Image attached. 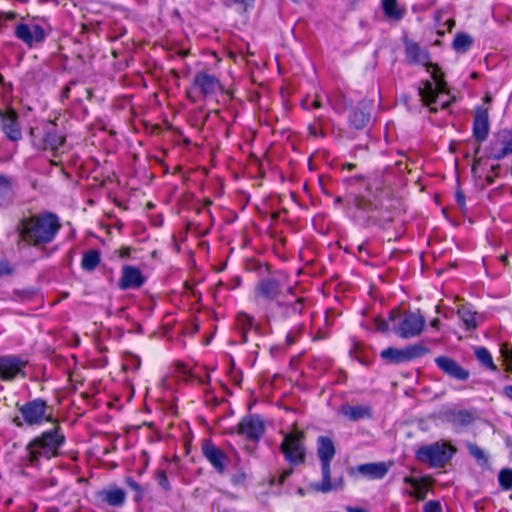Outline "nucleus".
I'll return each mask as SVG.
<instances>
[{
    "label": "nucleus",
    "instance_id": "nucleus-14",
    "mask_svg": "<svg viewBox=\"0 0 512 512\" xmlns=\"http://www.w3.org/2000/svg\"><path fill=\"white\" fill-rule=\"evenodd\" d=\"M486 154L494 160H500L512 154V130L499 131L490 141Z\"/></svg>",
    "mask_w": 512,
    "mask_h": 512
},
{
    "label": "nucleus",
    "instance_id": "nucleus-43",
    "mask_svg": "<svg viewBox=\"0 0 512 512\" xmlns=\"http://www.w3.org/2000/svg\"><path fill=\"white\" fill-rule=\"evenodd\" d=\"M246 478V473L243 470H239L231 476V483L236 486L243 485Z\"/></svg>",
    "mask_w": 512,
    "mask_h": 512
},
{
    "label": "nucleus",
    "instance_id": "nucleus-20",
    "mask_svg": "<svg viewBox=\"0 0 512 512\" xmlns=\"http://www.w3.org/2000/svg\"><path fill=\"white\" fill-rule=\"evenodd\" d=\"M193 85L204 97L212 96L222 90L219 79L203 71L195 74Z\"/></svg>",
    "mask_w": 512,
    "mask_h": 512
},
{
    "label": "nucleus",
    "instance_id": "nucleus-11",
    "mask_svg": "<svg viewBox=\"0 0 512 512\" xmlns=\"http://www.w3.org/2000/svg\"><path fill=\"white\" fill-rule=\"evenodd\" d=\"M33 136V144L42 150L51 151L54 155H57L64 145L65 137L58 131L56 125L49 123L47 124L42 132L40 138H37L34 131H31Z\"/></svg>",
    "mask_w": 512,
    "mask_h": 512
},
{
    "label": "nucleus",
    "instance_id": "nucleus-60",
    "mask_svg": "<svg viewBox=\"0 0 512 512\" xmlns=\"http://www.w3.org/2000/svg\"><path fill=\"white\" fill-rule=\"evenodd\" d=\"M311 106L313 108L317 109V108L321 107V103L318 100H313L312 103H311Z\"/></svg>",
    "mask_w": 512,
    "mask_h": 512
},
{
    "label": "nucleus",
    "instance_id": "nucleus-57",
    "mask_svg": "<svg viewBox=\"0 0 512 512\" xmlns=\"http://www.w3.org/2000/svg\"><path fill=\"white\" fill-rule=\"evenodd\" d=\"M397 316H398V311L397 310H392L390 312V314H389V320L390 321H394Z\"/></svg>",
    "mask_w": 512,
    "mask_h": 512
},
{
    "label": "nucleus",
    "instance_id": "nucleus-38",
    "mask_svg": "<svg viewBox=\"0 0 512 512\" xmlns=\"http://www.w3.org/2000/svg\"><path fill=\"white\" fill-rule=\"evenodd\" d=\"M446 12L439 10L435 13V25L437 28V34L443 36L446 32L445 27L448 25V18L445 17Z\"/></svg>",
    "mask_w": 512,
    "mask_h": 512
},
{
    "label": "nucleus",
    "instance_id": "nucleus-31",
    "mask_svg": "<svg viewBox=\"0 0 512 512\" xmlns=\"http://www.w3.org/2000/svg\"><path fill=\"white\" fill-rule=\"evenodd\" d=\"M474 420V415L468 410L450 411V421L460 426H467Z\"/></svg>",
    "mask_w": 512,
    "mask_h": 512
},
{
    "label": "nucleus",
    "instance_id": "nucleus-26",
    "mask_svg": "<svg viewBox=\"0 0 512 512\" xmlns=\"http://www.w3.org/2000/svg\"><path fill=\"white\" fill-rule=\"evenodd\" d=\"M236 326L241 333V342H247V334L254 327V318L245 312H239L236 317Z\"/></svg>",
    "mask_w": 512,
    "mask_h": 512
},
{
    "label": "nucleus",
    "instance_id": "nucleus-63",
    "mask_svg": "<svg viewBox=\"0 0 512 512\" xmlns=\"http://www.w3.org/2000/svg\"><path fill=\"white\" fill-rule=\"evenodd\" d=\"M447 211H448V210H447V208H446V207H443V208H442V212H443V214H444L445 216H447Z\"/></svg>",
    "mask_w": 512,
    "mask_h": 512
},
{
    "label": "nucleus",
    "instance_id": "nucleus-6",
    "mask_svg": "<svg viewBox=\"0 0 512 512\" xmlns=\"http://www.w3.org/2000/svg\"><path fill=\"white\" fill-rule=\"evenodd\" d=\"M285 292H290L281 275H270L261 278L254 288V299L258 305H262L267 313V307L275 306L283 300Z\"/></svg>",
    "mask_w": 512,
    "mask_h": 512
},
{
    "label": "nucleus",
    "instance_id": "nucleus-29",
    "mask_svg": "<svg viewBox=\"0 0 512 512\" xmlns=\"http://www.w3.org/2000/svg\"><path fill=\"white\" fill-rule=\"evenodd\" d=\"M473 44V38L467 33H457L453 39L452 47L460 54L466 53Z\"/></svg>",
    "mask_w": 512,
    "mask_h": 512
},
{
    "label": "nucleus",
    "instance_id": "nucleus-59",
    "mask_svg": "<svg viewBox=\"0 0 512 512\" xmlns=\"http://www.w3.org/2000/svg\"><path fill=\"white\" fill-rule=\"evenodd\" d=\"M449 450H450V459L453 457V455L456 453L457 449L455 446H453L451 443H450V447H449Z\"/></svg>",
    "mask_w": 512,
    "mask_h": 512
},
{
    "label": "nucleus",
    "instance_id": "nucleus-48",
    "mask_svg": "<svg viewBox=\"0 0 512 512\" xmlns=\"http://www.w3.org/2000/svg\"><path fill=\"white\" fill-rule=\"evenodd\" d=\"M12 272H13V268L11 267V265L9 264L8 261H6V260L0 261V277L8 276V275L12 274Z\"/></svg>",
    "mask_w": 512,
    "mask_h": 512
},
{
    "label": "nucleus",
    "instance_id": "nucleus-33",
    "mask_svg": "<svg viewBox=\"0 0 512 512\" xmlns=\"http://www.w3.org/2000/svg\"><path fill=\"white\" fill-rule=\"evenodd\" d=\"M475 356L477 360L486 368L495 371L496 366L494 365L491 353L485 347H477L475 349Z\"/></svg>",
    "mask_w": 512,
    "mask_h": 512
},
{
    "label": "nucleus",
    "instance_id": "nucleus-64",
    "mask_svg": "<svg viewBox=\"0 0 512 512\" xmlns=\"http://www.w3.org/2000/svg\"><path fill=\"white\" fill-rule=\"evenodd\" d=\"M454 101H455V98H454V97H452V96L450 95V100H449L450 106L452 105V103H453Z\"/></svg>",
    "mask_w": 512,
    "mask_h": 512
},
{
    "label": "nucleus",
    "instance_id": "nucleus-10",
    "mask_svg": "<svg viewBox=\"0 0 512 512\" xmlns=\"http://www.w3.org/2000/svg\"><path fill=\"white\" fill-rule=\"evenodd\" d=\"M425 323L426 319L419 311L406 312L399 319L397 326L394 327V332L404 339L416 337L421 334Z\"/></svg>",
    "mask_w": 512,
    "mask_h": 512
},
{
    "label": "nucleus",
    "instance_id": "nucleus-47",
    "mask_svg": "<svg viewBox=\"0 0 512 512\" xmlns=\"http://www.w3.org/2000/svg\"><path fill=\"white\" fill-rule=\"evenodd\" d=\"M374 325H375V329L378 332L385 333V332L389 331V324L384 319L376 318L374 320Z\"/></svg>",
    "mask_w": 512,
    "mask_h": 512
},
{
    "label": "nucleus",
    "instance_id": "nucleus-9",
    "mask_svg": "<svg viewBox=\"0 0 512 512\" xmlns=\"http://www.w3.org/2000/svg\"><path fill=\"white\" fill-rule=\"evenodd\" d=\"M304 310L303 301L301 298L285 297L283 300L278 301L275 306L267 307L266 318L268 320H285L294 316L300 315Z\"/></svg>",
    "mask_w": 512,
    "mask_h": 512
},
{
    "label": "nucleus",
    "instance_id": "nucleus-40",
    "mask_svg": "<svg viewBox=\"0 0 512 512\" xmlns=\"http://www.w3.org/2000/svg\"><path fill=\"white\" fill-rule=\"evenodd\" d=\"M404 482L409 484L413 491L411 492V495L418 498V499H423L424 498V495L420 493L419 489H420V484L418 482V480L414 479V478H410V477H405L404 479Z\"/></svg>",
    "mask_w": 512,
    "mask_h": 512
},
{
    "label": "nucleus",
    "instance_id": "nucleus-53",
    "mask_svg": "<svg viewBox=\"0 0 512 512\" xmlns=\"http://www.w3.org/2000/svg\"><path fill=\"white\" fill-rule=\"evenodd\" d=\"M346 511L347 512H368L367 509H364L361 507H353V506H347Z\"/></svg>",
    "mask_w": 512,
    "mask_h": 512
},
{
    "label": "nucleus",
    "instance_id": "nucleus-34",
    "mask_svg": "<svg viewBox=\"0 0 512 512\" xmlns=\"http://www.w3.org/2000/svg\"><path fill=\"white\" fill-rule=\"evenodd\" d=\"M353 205L357 210L363 212H369L377 208L376 201H372L371 199L363 195L356 196L353 200Z\"/></svg>",
    "mask_w": 512,
    "mask_h": 512
},
{
    "label": "nucleus",
    "instance_id": "nucleus-51",
    "mask_svg": "<svg viewBox=\"0 0 512 512\" xmlns=\"http://www.w3.org/2000/svg\"><path fill=\"white\" fill-rule=\"evenodd\" d=\"M436 363L440 369H442L445 373H448V357L441 356L436 358Z\"/></svg>",
    "mask_w": 512,
    "mask_h": 512
},
{
    "label": "nucleus",
    "instance_id": "nucleus-27",
    "mask_svg": "<svg viewBox=\"0 0 512 512\" xmlns=\"http://www.w3.org/2000/svg\"><path fill=\"white\" fill-rule=\"evenodd\" d=\"M369 121L370 114L364 106L355 108L349 116L350 125L355 129H363Z\"/></svg>",
    "mask_w": 512,
    "mask_h": 512
},
{
    "label": "nucleus",
    "instance_id": "nucleus-54",
    "mask_svg": "<svg viewBox=\"0 0 512 512\" xmlns=\"http://www.w3.org/2000/svg\"><path fill=\"white\" fill-rule=\"evenodd\" d=\"M504 394H505L508 398L512 399V385H508V386H506V387L504 388Z\"/></svg>",
    "mask_w": 512,
    "mask_h": 512
},
{
    "label": "nucleus",
    "instance_id": "nucleus-44",
    "mask_svg": "<svg viewBox=\"0 0 512 512\" xmlns=\"http://www.w3.org/2000/svg\"><path fill=\"white\" fill-rule=\"evenodd\" d=\"M11 190L10 179L4 175H0V195H6Z\"/></svg>",
    "mask_w": 512,
    "mask_h": 512
},
{
    "label": "nucleus",
    "instance_id": "nucleus-37",
    "mask_svg": "<svg viewBox=\"0 0 512 512\" xmlns=\"http://www.w3.org/2000/svg\"><path fill=\"white\" fill-rule=\"evenodd\" d=\"M470 376V373L467 369L461 367L457 362L450 360V377H453L457 380H467Z\"/></svg>",
    "mask_w": 512,
    "mask_h": 512
},
{
    "label": "nucleus",
    "instance_id": "nucleus-4",
    "mask_svg": "<svg viewBox=\"0 0 512 512\" xmlns=\"http://www.w3.org/2000/svg\"><path fill=\"white\" fill-rule=\"evenodd\" d=\"M335 453L336 449L332 439L327 436H319L317 439V455L321 464L322 481L312 484L313 490L328 493L343 488V477L332 480L330 476V463Z\"/></svg>",
    "mask_w": 512,
    "mask_h": 512
},
{
    "label": "nucleus",
    "instance_id": "nucleus-61",
    "mask_svg": "<svg viewBox=\"0 0 512 512\" xmlns=\"http://www.w3.org/2000/svg\"><path fill=\"white\" fill-rule=\"evenodd\" d=\"M442 307H443V305H442V304H438V305H436V312H437V313H442Z\"/></svg>",
    "mask_w": 512,
    "mask_h": 512
},
{
    "label": "nucleus",
    "instance_id": "nucleus-42",
    "mask_svg": "<svg viewBox=\"0 0 512 512\" xmlns=\"http://www.w3.org/2000/svg\"><path fill=\"white\" fill-rule=\"evenodd\" d=\"M292 473H293L292 468L285 469L279 474L278 478H276L275 476H272L270 479V484L275 485L277 483V484L281 485L284 483L286 478H288Z\"/></svg>",
    "mask_w": 512,
    "mask_h": 512
},
{
    "label": "nucleus",
    "instance_id": "nucleus-35",
    "mask_svg": "<svg viewBox=\"0 0 512 512\" xmlns=\"http://www.w3.org/2000/svg\"><path fill=\"white\" fill-rule=\"evenodd\" d=\"M124 482L131 490L134 491L135 494L133 500L136 503L142 502L145 495V489L130 476L125 477Z\"/></svg>",
    "mask_w": 512,
    "mask_h": 512
},
{
    "label": "nucleus",
    "instance_id": "nucleus-36",
    "mask_svg": "<svg viewBox=\"0 0 512 512\" xmlns=\"http://www.w3.org/2000/svg\"><path fill=\"white\" fill-rule=\"evenodd\" d=\"M498 483L504 491L512 489V468H503L499 471Z\"/></svg>",
    "mask_w": 512,
    "mask_h": 512
},
{
    "label": "nucleus",
    "instance_id": "nucleus-21",
    "mask_svg": "<svg viewBox=\"0 0 512 512\" xmlns=\"http://www.w3.org/2000/svg\"><path fill=\"white\" fill-rule=\"evenodd\" d=\"M389 468L390 465L385 462L364 463L356 466L351 474L356 472L369 480H380L386 476Z\"/></svg>",
    "mask_w": 512,
    "mask_h": 512
},
{
    "label": "nucleus",
    "instance_id": "nucleus-45",
    "mask_svg": "<svg viewBox=\"0 0 512 512\" xmlns=\"http://www.w3.org/2000/svg\"><path fill=\"white\" fill-rule=\"evenodd\" d=\"M442 507L438 501H428L423 506V512H441Z\"/></svg>",
    "mask_w": 512,
    "mask_h": 512
},
{
    "label": "nucleus",
    "instance_id": "nucleus-55",
    "mask_svg": "<svg viewBox=\"0 0 512 512\" xmlns=\"http://www.w3.org/2000/svg\"><path fill=\"white\" fill-rule=\"evenodd\" d=\"M69 93H70V86L67 85L63 88V91H62V96L64 98H68L69 97Z\"/></svg>",
    "mask_w": 512,
    "mask_h": 512
},
{
    "label": "nucleus",
    "instance_id": "nucleus-25",
    "mask_svg": "<svg viewBox=\"0 0 512 512\" xmlns=\"http://www.w3.org/2000/svg\"><path fill=\"white\" fill-rule=\"evenodd\" d=\"M382 9L386 18L392 21H400L406 12L397 0H382Z\"/></svg>",
    "mask_w": 512,
    "mask_h": 512
},
{
    "label": "nucleus",
    "instance_id": "nucleus-17",
    "mask_svg": "<svg viewBox=\"0 0 512 512\" xmlns=\"http://www.w3.org/2000/svg\"><path fill=\"white\" fill-rule=\"evenodd\" d=\"M15 36L27 46L32 47L34 44L42 43L46 39V32L41 25L34 24L29 26L25 23H19L15 27Z\"/></svg>",
    "mask_w": 512,
    "mask_h": 512
},
{
    "label": "nucleus",
    "instance_id": "nucleus-24",
    "mask_svg": "<svg viewBox=\"0 0 512 512\" xmlns=\"http://www.w3.org/2000/svg\"><path fill=\"white\" fill-rule=\"evenodd\" d=\"M101 500L112 507H121L126 500V493L122 488L113 487L100 492Z\"/></svg>",
    "mask_w": 512,
    "mask_h": 512
},
{
    "label": "nucleus",
    "instance_id": "nucleus-8",
    "mask_svg": "<svg viewBox=\"0 0 512 512\" xmlns=\"http://www.w3.org/2000/svg\"><path fill=\"white\" fill-rule=\"evenodd\" d=\"M448 444L445 442H434L432 444L420 446L415 452V458L418 462L426 464L432 468L444 467L447 460Z\"/></svg>",
    "mask_w": 512,
    "mask_h": 512
},
{
    "label": "nucleus",
    "instance_id": "nucleus-23",
    "mask_svg": "<svg viewBox=\"0 0 512 512\" xmlns=\"http://www.w3.org/2000/svg\"><path fill=\"white\" fill-rule=\"evenodd\" d=\"M2 128L10 140L19 141L22 138L21 128L17 121V114L14 111H8L3 115Z\"/></svg>",
    "mask_w": 512,
    "mask_h": 512
},
{
    "label": "nucleus",
    "instance_id": "nucleus-41",
    "mask_svg": "<svg viewBox=\"0 0 512 512\" xmlns=\"http://www.w3.org/2000/svg\"><path fill=\"white\" fill-rule=\"evenodd\" d=\"M156 480L158 482V484L165 490V491H170L171 490V485H170V482L167 478V475H166V472L163 471V470H159L156 472Z\"/></svg>",
    "mask_w": 512,
    "mask_h": 512
},
{
    "label": "nucleus",
    "instance_id": "nucleus-32",
    "mask_svg": "<svg viewBox=\"0 0 512 512\" xmlns=\"http://www.w3.org/2000/svg\"><path fill=\"white\" fill-rule=\"evenodd\" d=\"M457 315L463 322L466 329H474L477 326L475 313L472 312L470 309L466 308L464 305H458Z\"/></svg>",
    "mask_w": 512,
    "mask_h": 512
},
{
    "label": "nucleus",
    "instance_id": "nucleus-56",
    "mask_svg": "<svg viewBox=\"0 0 512 512\" xmlns=\"http://www.w3.org/2000/svg\"><path fill=\"white\" fill-rule=\"evenodd\" d=\"M439 318H434L431 320L430 325L431 327L438 329L439 328Z\"/></svg>",
    "mask_w": 512,
    "mask_h": 512
},
{
    "label": "nucleus",
    "instance_id": "nucleus-49",
    "mask_svg": "<svg viewBox=\"0 0 512 512\" xmlns=\"http://www.w3.org/2000/svg\"><path fill=\"white\" fill-rule=\"evenodd\" d=\"M301 328H295L294 330H291L286 335V343L288 345H292L296 342L297 335L300 333Z\"/></svg>",
    "mask_w": 512,
    "mask_h": 512
},
{
    "label": "nucleus",
    "instance_id": "nucleus-12",
    "mask_svg": "<svg viewBox=\"0 0 512 512\" xmlns=\"http://www.w3.org/2000/svg\"><path fill=\"white\" fill-rule=\"evenodd\" d=\"M492 97L486 94L483 98V105L476 106L473 118V136L477 142H484L490 131L489 107Z\"/></svg>",
    "mask_w": 512,
    "mask_h": 512
},
{
    "label": "nucleus",
    "instance_id": "nucleus-7",
    "mask_svg": "<svg viewBox=\"0 0 512 512\" xmlns=\"http://www.w3.org/2000/svg\"><path fill=\"white\" fill-rule=\"evenodd\" d=\"M303 439L304 433L298 430L284 435L280 451L283 453L285 460L291 465H299L305 461L306 449Z\"/></svg>",
    "mask_w": 512,
    "mask_h": 512
},
{
    "label": "nucleus",
    "instance_id": "nucleus-58",
    "mask_svg": "<svg viewBox=\"0 0 512 512\" xmlns=\"http://www.w3.org/2000/svg\"><path fill=\"white\" fill-rule=\"evenodd\" d=\"M355 167H356V165L353 163H346L343 165V168L347 169V170H353Z\"/></svg>",
    "mask_w": 512,
    "mask_h": 512
},
{
    "label": "nucleus",
    "instance_id": "nucleus-2",
    "mask_svg": "<svg viewBox=\"0 0 512 512\" xmlns=\"http://www.w3.org/2000/svg\"><path fill=\"white\" fill-rule=\"evenodd\" d=\"M66 442L61 426L56 422L49 430L34 437L26 446L29 465L37 466L41 460H50L59 456Z\"/></svg>",
    "mask_w": 512,
    "mask_h": 512
},
{
    "label": "nucleus",
    "instance_id": "nucleus-15",
    "mask_svg": "<svg viewBox=\"0 0 512 512\" xmlns=\"http://www.w3.org/2000/svg\"><path fill=\"white\" fill-rule=\"evenodd\" d=\"M203 457L210 463L213 469L220 475L226 471L229 463L228 455L216 446L211 440H205L201 446Z\"/></svg>",
    "mask_w": 512,
    "mask_h": 512
},
{
    "label": "nucleus",
    "instance_id": "nucleus-19",
    "mask_svg": "<svg viewBox=\"0 0 512 512\" xmlns=\"http://www.w3.org/2000/svg\"><path fill=\"white\" fill-rule=\"evenodd\" d=\"M146 282L145 276L138 267L124 265L121 270V277L118 287L121 290L139 289Z\"/></svg>",
    "mask_w": 512,
    "mask_h": 512
},
{
    "label": "nucleus",
    "instance_id": "nucleus-3",
    "mask_svg": "<svg viewBox=\"0 0 512 512\" xmlns=\"http://www.w3.org/2000/svg\"><path fill=\"white\" fill-rule=\"evenodd\" d=\"M61 228L56 214L46 212L22 222L21 236L31 245H44L54 240Z\"/></svg>",
    "mask_w": 512,
    "mask_h": 512
},
{
    "label": "nucleus",
    "instance_id": "nucleus-13",
    "mask_svg": "<svg viewBox=\"0 0 512 512\" xmlns=\"http://www.w3.org/2000/svg\"><path fill=\"white\" fill-rule=\"evenodd\" d=\"M427 352L426 348L421 344L409 345L403 349L389 347L381 352V358L393 364L409 362L416 359Z\"/></svg>",
    "mask_w": 512,
    "mask_h": 512
},
{
    "label": "nucleus",
    "instance_id": "nucleus-5",
    "mask_svg": "<svg viewBox=\"0 0 512 512\" xmlns=\"http://www.w3.org/2000/svg\"><path fill=\"white\" fill-rule=\"evenodd\" d=\"M20 416L13 418V424L22 428L24 425L29 427L41 426L44 423L57 421L53 418L52 408L42 398H35L18 406Z\"/></svg>",
    "mask_w": 512,
    "mask_h": 512
},
{
    "label": "nucleus",
    "instance_id": "nucleus-46",
    "mask_svg": "<svg viewBox=\"0 0 512 512\" xmlns=\"http://www.w3.org/2000/svg\"><path fill=\"white\" fill-rule=\"evenodd\" d=\"M455 200L461 211L464 212L466 210L465 195L460 188L455 191Z\"/></svg>",
    "mask_w": 512,
    "mask_h": 512
},
{
    "label": "nucleus",
    "instance_id": "nucleus-18",
    "mask_svg": "<svg viewBox=\"0 0 512 512\" xmlns=\"http://www.w3.org/2000/svg\"><path fill=\"white\" fill-rule=\"evenodd\" d=\"M264 430V422L259 415L246 416L238 424V433L249 440H258Z\"/></svg>",
    "mask_w": 512,
    "mask_h": 512
},
{
    "label": "nucleus",
    "instance_id": "nucleus-39",
    "mask_svg": "<svg viewBox=\"0 0 512 512\" xmlns=\"http://www.w3.org/2000/svg\"><path fill=\"white\" fill-rule=\"evenodd\" d=\"M501 355L506 364L507 370L512 372V346L504 344L501 347Z\"/></svg>",
    "mask_w": 512,
    "mask_h": 512
},
{
    "label": "nucleus",
    "instance_id": "nucleus-16",
    "mask_svg": "<svg viewBox=\"0 0 512 512\" xmlns=\"http://www.w3.org/2000/svg\"><path fill=\"white\" fill-rule=\"evenodd\" d=\"M27 361L16 355L0 357V380L12 381L16 377H25Z\"/></svg>",
    "mask_w": 512,
    "mask_h": 512
},
{
    "label": "nucleus",
    "instance_id": "nucleus-1",
    "mask_svg": "<svg viewBox=\"0 0 512 512\" xmlns=\"http://www.w3.org/2000/svg\"><path fill=\"white\" fill-rule=\"evenodd\" d=\"M405 59L411 65L423 66L431 75V81L427 80L422 87L418 88V94L422 102L429 107L430 112L436 113L439 108L446 110L448 107V92L444 73L439 67L432 63L430 55L425 47L417 42L405 39Z\"/></svg>",
    "mask_w": 512,
    "mask_h": 512
},
{
    "label": "nucleus",
    "instance_id": "nucleus-28",
    "mask_svg": "<svg viewBox=\"0 0 512 512\" xmlns=\"http://www.w3.org/2000/svg\"><path fill=\"white\" fill-rule=\"evenodd\" d=\"M100 253L95 249L84 252L81 260V268L84 271L92 272L100 264Z\"/></svg>",
    "mask_w": 512,
    "mask_h": 512
},
{
    "label": "nucleus",
    "instance_id": "nucleus-52",
    "mask_svg": "<svg viewBox=\"0 0 512 512\" xmlns=\"http://www.w3.org/2000/svg\"><path fill=\"white\" fill-rule=\"evenodd\" d=\"M250 2H252V0H225L224 4L226 6L242 4L246 7V6L250 5Z\"/></svg>",
    "mask_w": 512,
    "mask_h": 512
},
{
    "label": "nucleus",
    "instance_id": "nucleus-30",
    "mask_svg": "<svg viewBox=\"0 0 512 512\" xmlns=\"http://www.w3.org/2000/svg\"><path fill=\"white\" fill-rule=\"evenodd\" d=\"M469 454L476 460L477 464L483 468L488 467L489 458L486 453L475 443H466Z\"/></svg>",
    "mask_w": 512,
    "mask_h": 512
},
{
    "label": "nucleus",
    "instance_id": "nucleus-62",
    "mask_svg": "<svg viewBox=\"0 0 512 512\" xmlns=\"http://www.w3.org/2000/svg\"><path fill=\"white\" fill-rule=\"evenodd\" d=\"M449 25H450V31H451V30H452V28H453V27H454V25H455V22H454L452 19H450Z\"/></svg>",
    "mask_w": 512,
    "mask_h": 512
},
{
    "label": "nucleus",
    "instance_id": "nucleus-50",
    "mask_svg": "<svg viewBox=\"0 0 512 512\" xmlns=\"http://www.w3.org/2000/svg\"><path fill=\"white\" fill-rule=\"evenodd\" d=\"M17 17V14L13 11L0 12V25L7 21H13Z\"/></svg>",
    "mask_w": 512,
    "mask_h": 512
},
{
    "label": "nucleus",
    "instance_id": "nucleus-22",
    "mask_svg": "<svg viewBox=\"0 0 512 512\" xmlns=\"http://www.w3.org/2000/svg\"><path fill=\"white\" fill-rule=\"evenodd\" d=\"M339 413L349 421H359L362 419H370L373 416V410L369 405H342Z\"/></svg>",
    "mask_w": 512,
    "mask_h": 512
}]
</instances>
